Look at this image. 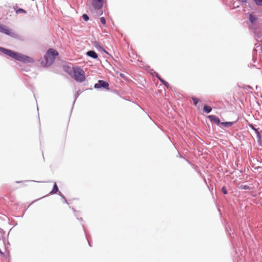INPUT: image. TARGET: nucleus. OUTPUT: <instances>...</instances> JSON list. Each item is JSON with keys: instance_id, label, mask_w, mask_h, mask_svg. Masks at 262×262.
Segmentation results:
<instances>
[{"instance_id": "34", "label": "nucleus", "mask_w": 262, "mask_h": 262, "mask_svg": "<svg viewBox=\"0 0 262 262\" xmlns=\"http://www.w3.org/2000/svg\"><path fill=\"white\" fill-rule=\"evenodd\" d=\"M255 169H257V170L262 169V167L261 166H257L255 168Z\"/></svg>"}, {"instance_id": "9", "label": "nucleus", "mask_w": 262, "mask_h": 262, "mask_svg": "<svg viewBox=\"0 0 262 262\" xmlns=\"http://www.w3.org/2000/svg\"><path fill=\"white\" fill-rule=\"evenodd\" d=\"M86 55L94 59H96L98 58V55L96 53V52L94 50H90L86 52Z\"/></svg>"}, {"instance_id": "37", "label": "nucleus", "mask_w": 262, "mask_h": 262, "mask_svg": "<svg viewBox=\"0 0 262 262\" xmlns=\"http://www.w3.org/2000/svg\"><path fill=\"white\" fill-rule=\"evenodd\" d=\"M158 79L159 80V81H160V82H161V81L163 80V79L162 78H161V76H160V77H158Z\"/></svg>"}, {"instance_id": "2", "label": "nucleus", "mask_w": 262, "mask_h": 262, "mask_svg": "<svg viewBox=\"0 0 262 262\" xmlns=\"http://www.w3.org/2000/svg\"><path fill=\"white\" fill-rule=\"evenodd\" d=\"M58 55L59 53L56 50L53 48L48 49L41 59L40 64L45 67H50L53 63Z\"/></svg>"}, {"instance_id": "38", "label": "nucleus", "mask_w": 262, "mask_h": 262, "mask_svg": "<svg viewBox=\"0 0 262 262\" xmlns=\"http://www.w3.org/2000/svg\"><path fill=\"white\" fill-rule=\"evenodd\" d=\"M158 79L159 80V81H160V82H161V81L163 80V79L162 78H161V76H160V77H158Z\"/></svg>"}, {"instance_id": "12", "label": "nucleus", "mask_w": 262, "mask_h": 262, "mask_svg": "<svg viewBox=\"0 0 262 262\" xmlns=\"http://www.w3.org/2000/svg\"><path fill=\"white\" fill-rule=\"evenodd\" d=\"M253 32L257 37L260 38L262 36V30L259 28H253Z\"/></svg>"}, {"instance_id": "28", "label": "nucleus", "mask_w": 262, "mask_h": 262, "mask_svg": "<svg viewBox=\"0 0 262 262\" xmlns=\"http://www.w3.org/2000/svg\"><path fill=\"white\" fill-rule=\"evenodd\" d=\"M100 21L103 25H105L106 23V19L104 17H101L100 18Z\"/></svg>"}, {"instance_id": "8", "label": "nucleus", "mask_w": 262, "mask_h": 262, "mask_svg": "<svg viewBox=\"0 0 262 262\" xmlns=\"http://www.w3.org/2000/svg\"><path fill=\"white\" fill-rule=\"evenodd\" d=\"M247 14L248 15V20L249 21L251 24H254L258 19L257 17L252 13L248 12Z\"/></svg>"}, {"instance_id": "13", "label": "nucleus", "mask_w": 262, "mask_h": 262, "mask_svg": "<svg viewBox=\"0 0 262 262\" xmlns=\"http://www.w3.org/2000/svg\"><path fill=\"white\" fill-rule=\"evenodd\" d=\"M13 9L17 14L24 13L26 14L27 11L23 8H18L16 5L13 7Z\"/></svg>"}, {"instance_id": "30", "label": "nucleus", "mask_w": 262, "mask_h": 262, "mask_svg": "<svg viewBox=\"0 0 262 262\" xmlns=\"http://www.w3.org/2000/svg\"><path fill=\"white\" fill-rule=\"evenodd\" d=\"M257 13L259 14V15H262V8H260L257 10Z\"/></svg>"}, {"instance_id": "31", "label": "nucleus", "mask_w": 262, "mask_h": 262, "mask_svg": "<svg viewBox=\"0 0 262 262\" xmlns=\"http://www.w3.org/2000/svg\"><path fill=\"white\" fill-rule=\"evenodd\" d=\"M232 5L235 8H238L239 7V6L238 5H237V6H235V2H232Z\"/></svg>"}, {"instance_id": "40", "label": "nucleus", "mask_w": 262, "mask_h": 262, "mask_svg": "<svg viewBox=\"0 0 262 262\" xmlns=\"http://www.w3.org/2000/svg\"><path fill=\"white\" fill-rule=\"evenodd\" d=\"M72 210L75 212H77V211L75 210V209H74V208H72Z\"/></svg>"}, {"instance_id": "19", "label": "nucleus", "mask_w": 262, "mask_h": 262, "mask_svg": "<svg viewBox=\"0 0 262 262\" xmlns=\"http://www.w3.org/2000/svg\"><path fill=\"white\" fill-rule=\"evenodd\" d=\"M239 189H242V190H249V189H250V187L248 185H241L239 187Z\"/></svg>"}, {"instance_id": "1", "label": "nucleus", "mask_w": 262, "mask_h": 262, "mask_svg": "<svg viewBox=\"0 0 262 262\" xmlns=\"http://www.w3.org/2000/svg\"><path fill=\"white\" fill-rule=\"evenodd\" d=\"M0 51L15 60L23 63H33L35 61L32 57L3 47H0Z\"/></svg>"}, {"instance_id": "23", "label": "nucleus", "mask_w": 262, "mask_h": 262, "mask_svg": "<svg viewBox=\"0 0 262 262\" xmlns=\"http://www.w3.org/2000/svg\"><path fill=\"white\" fill-rule=\"evenodd\" d=\"M237 1L241 5H244L245 6H247L248 3L247 0H237Z\"/></svg>"}, {"instance_id": "41", "label": "nucleus", "mask_w": 262, "mask_h": 262, "mask_svg": "<svg viewBox=\"0 0 262 262\" xmlns=\"http://www.w3.org/2000/svg\"><path fill=\"white\" fill-rule=\"evenodd\" d=\"M10 257V255L8 253L7 255H6V257H5L6 258H9Z\"/></svg>"}, {"instance_id": "22", "label": "nucleus", "mask_w": 262, "mask_h": 262, "mask_svg": "<svg viewBox=\"0 0 262 262\" xmlns=\"http://www.w3.org/2000/svg\"><path fill=\"white\" fill-rule=\"evenodd\" d=\"M82 18L85 21H87L89 20L90 18H89V16H88V14L84 13V14H83L82 16H81Z\"/></svg>"}, {"instance_id": "16", "label": "nucleus", "mask_w": 262, "mask_h": 262, "mask_svg": "<svg viewBox=\"0 0 262 262\" xmlns=\"http://www.w3.org/2000/svg\"><path fill=\"white\" fill-rule=\"evenodd\" d=\"M203 110L205 113L209 114L211 112L212 107L208 105H205L203 106Z\"/></svg>"}, {"instance_id": "42", "label": "nucleus", "mask_w": 262, "mask_h": 262, "mask_svg": "<svg viewBox=\"0 0 262 262\" xmlns=\"http://www.w3.org/2000/svg\"><path fill=\"white\" fill-rule=\"evenodd\" d=\"M43 197H44V196L42 197V198H43ZM40 199H41V198H40ZM37 200H38V199L36 200H34V201L33 202H33H34L37 201Z\"/></svg>"}, {"instance_id": "27", "label": "nucleus", "mask_w": 262, "mask_h": 262, "mask_svg": "<svg viewBox=\"0 0 262 262\" xmlns=\"http://www.w3.org/2000/svg\"><path fill=\"white\" fill-rule=\"evenodd\" d=\"M165 87H166L167 88H168L170 87V85L165 80H163L161 82Z\"/></svg>"}, {"instance_id": "36", "label": "nucleus", "mask_w": 262, "mask_h": 262, "mask_svg": "<svg viewBox=\"0 0 262 262\" xmlns=\"http://www.w3.org/2000/svg\"><path fill=\"white\" fill-rule=\"evenodd\" d=\"M155 76H156V77L157 78H158V77H160V76L159 75V74L158 73H156Z\"/></svg>"}, {"instance_id": "35", "label": "nucleus", "mask_w": 262, "mask_h": 262, "mask_svg": "<svg viewBox=\"0 0 262 262\" xmlns=\"http://www.w3.org/2000/svg\"><path fill=\"white\" fill-rule=\"evenodd\" d=\"M77 219L78 220H79V221H81V222L83 221V219L82 217H77Z\"/></svg>"}, {"instance_id": "33", "label": "nucleus", "mask_w": 262, "mask_h": 262, "mask_svg": "<svg viewBox=\"0 0 262 262\" xmlns=\"http://www.w3.org/2000/svg\"><path fill=\"white\" fill-rule=\"evenodd\" d=\"M79 214H80V212H79V211H77V212H76H76H75V213H74V215H75V216L76 217H77Z\"/></svg>"}, {"instance_id": "4", "label": "nucleus", "mask_w": 262, "mask_h": 262, "mask_svg": "<svg viewBox=\"0 0 262 262\" xmlns=\"http://www.w3.org/2000/svg\"><path fill=\"white\" fill-rule=\"evenodd\" d=\"M0 32L15 38H18L19 36L17 33L12 31L10 29L2 24H0Z\"/></svg>"}, {"instance_id": "44", "label": "nucleus", "mask_w": 262, "mask_h": 262, "mask_svg": "<svg viewBox=\"0 0 262 262\" xmlns=\"http://www.w3.org/2000/svg\"><path fill=\"white\" fill-rule=\"evenodd\" d=\"M17 183H21V181H16V182Z\"/></svg>"}, {"instance_id": "45", "label": "nucleus", "mask_w": 262, "mask_h": 262, "mask_svg": "<svg viewBox=\"0 0 262 262\" xmlns=\"http://www.w3.org/2000/svg\"><path fill=\"white\" fill-rule=\"evenodd\" d=\"M198 173H199L200 175H202V173H201V172L198 171Z\"/></svg>"}, {"instance_id": "25", "label": "nucleus", "mask_w": 262, "mask_h": 262, "mask_svg": "<svg viewBox=\"0 0 262 262\" xmlns=\"http://www.w3.org/2000/svg\"><path fill=\"white\" fill-rule=\"evenodd\" d=\"M221 191L224 195H226L228 193V191L227 190L226 186H224L222 187Z\"/></svg>"}, {"instance_id": "29", "label": "nucleus", "mask_w": 262, "mask_h": 262, "mask_svg": "<svg viewBox=\"0 0 262 262\" xmlns=\"http://www.w3.org/2000/svg\"><path fill=\"white\" fill-rule=\"evenodd\" d=\"M249 127H250L252 130H253L255 132L256 130H258V129H257V128H255V127H254V125H253V124H249Z\"/></svg>"}, {"instance_id": "21", "label": "nucleus", "mask_w": 262, "mask_h": 262, "mask_svg": "<svg viewBox=\"0 0 262 262\" xmlns=\"http://www.w3.org/2000/svg\"><path fill=\"white\" fill-rule=\"evenodd\" d=\"M58 194L61 198V199L63 200V202L68 204V201L66 199V198H65V196L60 192H59V193H58Z\"/></svg>"}, {"instance_id": "6", "label": "nucleus", "mask_w": 262, "mask_h": 262, "mask_svg": "<svg viewBox=\"0 0 262 262\" xmlns=\"http://www.w3.org/2000/svg\"><path fill=\"white\" fill-rule=\"evenodd\" d=\"M106 1V0H92V5L94 9L100 10L101 11V14H102L103 12L102 9Z\"/></svg>"}, {"instance_id": "17", "label": "nucleus", "mask_w": 262, "mask_h": 262, "mask_svg": "<svg viewBox=\"0 0 262 262\" xmlns=\"http://www.w3.org/2000/svg\"><path fill=\"white\" fill-rule=\"evenodd\" d=\"M81 94V92L78 91H77L74 95V101L73 102V105H72V109L73 108V106H74V104L77 99V98L79 97V96Z\"/></svg>"}, {"instance_id": "11", "label": "nucleus", "mask_w": 262, "mask_h": 262, "mask_svg": "<svg viewBox=\"0 0 262 262\" xmlns=\"http://www.w3.org/2000/svg\"><path fill=\"white\" fill-rule=\"evenodd\" d=\"M59 189L56 182L54 183L52 190L49 192V194L53 195L59 193Z\"/></svg>"}, {"instance_id": "20", "label": "nucleus", "mask_w": 262, "mask_h": 262, "mask_svg": "<svg viewBox=\"0 0 262 262\" xmlns=\"http://www.w3.org/2000/svg\"><path fill=\"white\" fill-rule=\"evenodd\" d=\"M255 4L258 7H262V0H253Z\"/></svg>"}, {"instance_id": "18", "label": "nucleus", "mask_w": 262, "mask_h": 262, "mask_svg": "<svg viewBox=\"0 0 262 262\" xmlns=\"http://www.w3.org/2000/svg\"><path fill=\"white\" fill-rule=\"evenodd\" d=\"M191 99L193 101V105L196 106L197 104L199 103L200 100L195 97H192Z\"/></svg>"}, {"instance_id": "7", "label": "nucleus", "mask_w": 262, "mask_h": 262, "mask_svg": "<svg viewBox=\"0 0 262 262\" xmlns=\"http://www.w3.org/2000/svg\"><path fill=\"white\" fill-rule=\"evenodd\" d=\"M207 118L212 123H214L216 125L221 124L220 118L214 115H210L207 116Z\"/></svg>"}, {"instance_id": "43", "label": "nucleus", "mask_w": 262, "mask_h": 262, "mask_svg": "<svg viewBox=\"0 0 262 262\" xmlns=\"http://www.w3.org/2000/svg\"><path fill=\"white\" fill-rule=\"evenodd\" d=\"M203 177V179H204L205 182L206 183V180L204 176Z\"/></svg>"}, {"instance_id": "39", "label": "nucleus", "mask_w": 262, "mask_h": 262, "mask_svg": "<svg viewBox=\"0 0 262 262\" xmlns=\"http://www.w3.org/2000/svg\"><path fill=\"white\" fill-rule=\"evenodd\" d=\"M178 156L180 158H183V156L180 154V152H178Z\"/></svg>"}, {"instance_id": "24", "label": "nucleus", "mask_w": 262, "mask_h": 262, "mask_svg": "<svg viewBox=\"0 0 262 262\" xmlns=\"http://www.w3.org/2000/svg\"><path fill=\"white\" fill-rule=\"evenodd\" d=\"M226 231L229 233V234H230V235H231L232 234H233V233H231V227H230L229 225H227L226 226Z\"/></svg>"}, {"instance_id": "26", "label": "nucleus", "mask_w": 262, "mask_h": 262, "mask_svg": "<svg viewBox=\"0 0 262 262\" xmlns=\"http://www.w3.org/2000/svg\"><path fill=\"white\" fill-rule=\"evenodd\" d=\"M82 228L84 231V233H85V236H86V238L88 241V243H89V245L90 247H91V244L90 243V241H89V239H88V237H87V235H86V231H85V226L84 225V224H82Z\"/></svg>"}, {"instance_id": "3", "label": "nucleus", "mask_w": 262, "mask_h": 262, "mask_svg": "<svg viewBox=\"0 0 262 262\" xmlns=\"http://www.w3.org/2000/svg\"><path fill=\"white\" fill-rule=\"evenodd\" d=\"M71 76L78 82H82L85 79L84 72L83 70L80 68H73V73L70 74Z\"/></svg>"}, {"instance_id": "15", "label": "nucleus", "mask_w": 262, "mask_h": 262, "mask_svg": "<svg viewBox=\"0 0 262 262\" xmlns=\"http://www.w3.org/2000/svg\"><path fill=\"white\" fill-rule=\"evenodd\" d=\"M234 123V122H229V121L222 122L221 125H222L224 127H229L233 125Z\"/></svg>"}, {"instance_id": "14", "label": "nucleus", "mask_w": 262, "mask_h": 262, "mask_svg": "<svg viewBox=\"0 0 262 262\" xmlns=\"http://www.w3.org/2000/svg\"><path fill=\"white\" fill-rule=\"evenodd\" d=\"M255 133V134L256 135L257 142L258 143V145H261V143H262V141H261V134H260V132H259V130L258 129Z\"/></svg>"}, {"instance_id": "32", "label": "nucleus", "mask_w": 262, "mask_h": 262, "mask_svg": "<svg viewBox=\"0 0 262 262\" xmlns=\"http://www.w3.org/2000/svg\"><path fill=\"white\" fill-rule=\"evenodd\" d=\"M120 77H121L122 78H123V79H125H125H126V77L125 76V75H124V74H122V73H121V74H120Z\"/></svg>"}, {"instance_id": "5", "label": "nucleus", "mask_w": 262, "mask_h": 262, "mask_svg": "<svg viewBox=\"0 0 262 262\" xmlns=\"http://www.w3.org/2000/svg\"><path fill=\"white\" fill-rule=\"evenodd\" d=\"M95 89H104L105 90H109V83L108 82L103 80H99L98 82L94 84V86Z\"/></svg>"}, {"instance_id": "10", "label": "nucleus", "mask_w": 262, "mask_h": 262, "mask_svg": "<svg viewBox=\"0 0 262 262\" xmlns=\"http://www.w3.org/2000/svg\"><path fill=\"white\" fill-rule=\"evenodd\" d=\"M94 46L98 50H101V51H102L103 52H104L105 53L107 54H109L103 48L102 46H101L100 43H99V42L97 41H95L93 42V43Z\"/></svg>"}]
</instances>
